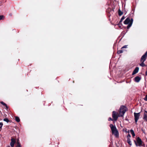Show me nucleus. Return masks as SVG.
Returning a JSON list of instances; mask_svg holds the SVG:
<instances>
[{"instance_id": "obj_1", "label": "nucleus", "mask_w": 147, "mask_h": 147, "mask_svg": "<svg viewBox=\"0 0 147 147\" xmlns=\"http://www.w3.org/2000/svg\"><path fill=\"white\" fill-rule=\"evenodd\" d=\"M112 131V134H114L116 138H118L119 136L118 131L115 126L113 125L112 124L110 125Z\"/></svg>"}, {"instance_id": "obj_2", "label": "nucleus", "mask_w": 147, "mask_h": 147, "mask_svg": "<svg viewBox=\"0 0 147 147\" xmlns=\"http://www.w3.org/2000/svg\"><path fill=\"white\" fill-rule=\"evenodd\" d=\"M134 142L136 146L141 147L145 145L142 140L139 137L137 138L136 140H134Z\"/></svg>"}, {"instance_id": "obj_3", "label": "nucleus", "mask_w": 147, "mask_h": 147, "mask_svg": "<svg viewBox=\"0 0 147 147\" xmlns=\"http://www.w3.org/2000/svg\"><path fill=\"white\" fill-rule=\"evenodd\" d=\"M133 21V19L131 18L130 19L128 18H127L125 20L124 22V24H128V26H127V29H129V28L131 26Z\"/></svg>"}, {"instance_id": "obj_4", "label": "nucleus", "mask_w": 147, "mask_h": 147, "mask_svg": "<svg viewBox=\"0 0 147 147\" xmlns=\"http://www.w3.org/2000/svg\"><path fill=\"white\" fill-rule=\"evenodd\" d=\"M126 107L124 106H121L120 108L119 113V117H121L124 115L126 111Z\"/></svg>"}, {"instance_id": "obj_5", "label": "nucleus", "mask_w": 147, "mask_h": 147, "mask_svg": "<svg viewBox=\"0 0 147 147\" xmlns=\"http://www.w3.org/2000/svg\"><path fill=\"white\" fill-rule=\"evenodd\" d=\"M140 112L138 113H134V116L135 118V121L136 123H137L140 116Z\"/></svg>"}, {"instance_id": "obj_6", "label": "nucleus", "mask_w": 147, "mask_h": 147, "mask_svg": "<svg viewBox=\"0 0 147 147\" xmlns=\"http://www.w3.org/2000/svg\"><path fill=\"white\" fill-rule=\"evenodd\" d=\"M118 113L115 111H113L112 113V117L115 121L117 120L119 116H117Z\"/></svg>"}, {"instance_id": "obj_7", "label": "nucleus", "mask_w": 147, "mask_h": 147, "mask_svg": "<svg viewBox=\"0 0 147 147\" xmlns=\"http://www.w3.org/2000/svg\"><path fill=\"white\" fill-rule=\"evenodd\" d=\"M147 56V51L141 57L140 59V61L144 62L146 60V58Z\"/></svg>"}, {"instance_id": "obj_8", "label": "nucleus", "mask_w": 147, "mask_h": 147, "mask_svg": "<svg viewBox=\"0 0 147 147\" xmlns=\"http://www.w3.org/2000/svg\"><path fill=\"white\" fill-rule=\"evenodd\" d=\"M143 119L145 121L147 122V111H144L143 115Z\"/></svg>"}, {"instance_id": "obj_9", "label": "nucleus", "mask_w": 147, "mask_h": 147, "mask_svg": "<svg viewBox=\"0 0 147 147\" xmlns=\"http://www.w3.org/2000/svg\"><path fill=\"white\" fill-rule=\"evenodd\" d=\"M11 142L10 144L11 147H13L14 146V144L15 143V141L14 139L12 138L11 139Z\"/></svg>"}, {"instance_id": "obj_10", "label": "nucleus", "mask_w": 147, "mask_h": 147, "mask_svg": "<svg viewBox=\"0 0 147 147\" xmlns=\"http://www.w3.org/2000/svg\"><path fill=\"white\" fill-rule=\"evenodd\" d=\"M141 79V78H140L139 76H137L134 78V81L136 82H138L140 81V80Z\"/></svg>"}, {"instance_id": "obj_11", "label": "nucleus", "mask_w": 147, "mask_h": 147, "mask_svg": "<svg viewBox=\"0 0 147 147\" xmlns=\"http://www.w3.org/2000/svg\"><path fill=\"white\" fill-rule=\"evenodd\" d=\"M139 67H136L135 68V69H134V70L132 72V74L133 75H134L136 73H138L139 71Z\"/></svg>"}, {"instance_id": "obj_12", "label": "nucleus", "mask_w": 147, "mask_h": 147, "mask_svg": "<svg viewBox=\"0 0 147 147\" xmlns=\"http://www.w3.org/2000/svg\"><path fill=\"white\" fill-rule=\"evenodd\" d=\"M0 103L2 104V105H4V106H5V107H6V109H8V106H7V105L4 102H3V101H1V102H0Z\"/></svg>"}, {"instance_id": "obj_13", "label": "nucleus", "mask_w": 147, "mask_h": 147, "mask_svg": "<svg viewBox=\"0 0 147 147\" xmlns=\"http://www.w3.org/2000/svg\"><path fill=\"white\" fill-rule=\"evenodd\" d=\"M130 132L131 134H132V135L133 137H134L135 136V135L133 129H131L130 130Z\"/></svg>"}, {"instance_id": "obj_14", "label": "nucleus", "mask_w": 147, "mask_h": 147, "mask_svg": "<svg viewBox=\"0 0 147 147\" xmlns=\"http://www.w3.org/2000/svg\"><path fill=\"white\" fill-rule=\"evenodd\" d=\"M127 141L128 143L129 144L130 146L132 145L130 139H127Z\"/></svg>"}, {"instance_id": "obj_15", "label": "nucleus", "mask_w": 147, "mask_h": 147, "mask_svg": "<svg viewBox=\"0 0 147 147\" xmlns=\"http://www.w3.org/2000/svg\"><path fill=\"white\" fill-rule=\"evenodd\" d=\"M123 12L121 11L120 9H119L118 10V14L119 16H121L123 14Z\"/></svg>"}, {"instance_id": "obj_16", "label": "nucleus", "mask_w": 147, "mask_h": 147, "mask_svg": "<svg viewBox=\"0 0 147 147\" xmlns=\"http://www.w3.org/2000/svg\"><path fill=\"white\" fill-rule=\"evenodd\" d=\"M15 120L18 122H20V121L19 118L17 116L15 117Z\"/></svg>"}, {"instance_id": "obj_17", "label": "nucleus", "mask_w": 147, "mask_h": 147, "mask_svg": "<svg viewBox=\"0 0 147 147\" xmlns=\"http://www.w3.org/2000/svg\"><path fill=\"white\" fill-rule=\"evenodd\" d=\"M141 63L140 64V65L142 67H144L145 66V64L144 63V62H141Z\"/></svg>"}, {"instance_id": "obj_18", "label": "nucleus", "mask_w": 147, "mask_h": 147, "mask_svg": "<svg viewBox=\"0 0 147 147\" xmlns=\"http://www.w3.org/2000/svg\"><path fill=\"white\" fill-rule=\"evenodd\" d=\"M123 50H119L117 52V53L118 54H120L121 53H122L123 52Z\"/></svg>"}, {"instance_id": "obj_19", "label": "nucleus", "mask_w": 147, "mask_h": 147, "mask_svg": "<svg viewBox=\"0 0 147 147\" xmlns=\"http://www.w3.org/2000/svg\"><path fill=\"white\" fill-rule=\"evenodd\" d=\"M3 125V123H2L0 122V131L2 129V127Z\"/></svg>"}, {"instance_id": "obj_20", "label": "nucleus", "mask_w": 147, "mask_h": 147, "mask_svg": "<svg viewBox=\"0 0 147 147\" xmlns=\"http://www.w3.org/2000/svg\"><path fill=\"white\" fill-rule=\"evenodd\" d=\"M3 121H6L7 123H8L9 122V120L7 118H6L3 119Z\"/></svg>"}, {"instance_id": "obj_21", "label": "nucleus", "mask_w": 147, "mask_h": 147, "mask_svg": "<svg viewBox=\"0 0 147 147\" xmlns=\"http://www.w3.org/2000/svg\"><path fill=\"white\" fill-rule=\"evenodd\" d=\"M131 136L129 134H128L127 137V139H130V138L131 137Z\"/></svg>"}, {"instance_id": "obj_22", "label": "nucleus", "mask_w": 147, "mask_h": 147, "mask_svg": "<svg viewBox=\"0 0 147 147\" xmlns=\"http://www.w3.org/2000/svg\"><path fill=\"white\" fill-rule=\"evenodd\" d=\"M125 18V17L124 16H123L121 18V20L120 22H121Z\"/></svg>"}, {"instance_id": "obj_23", "label": "nucleus", "mask_w": 147, "mask_h": 147, "mask_svg": "<svg viewBox=\"0 0 147 147\" xmlns=\"http://www.w3.org/2000/svg\"><path fill=\"white\" fill-rule=\"evenodd\" d=\"M16 147H21L20 144L18 142V145Z\"/></svg>"}, {"instance_id": "obj_24", "label": "nucleus", "mask_w": 147, "mask_h": 147, "mask_svg": "<svg viewBox=\"0 0 147 147\" xmlns=\"http://www.w3.org/2000/svg\"><path fill=\"white\" fill-rule=\"evenodd\" d=\"M127 45H125L124 46H123L122 48L121 49H124V48H126L127 47Z\"/></svg>"}, {"instance_id": "obj_25", "label": "nucleus", "mask_w": 147, "mask_h": 147, "mask_svg": "<svg viewBox=\"0 0 147 147\" xmlns=\"http://www.w3.org/2000/svg\"><path fill=\"white\" fill-rule=\"evenodd\" d=\"M144 100L145 101H147V94L146 95L145 97L144 98Z\"/></svg>"}, {"instance_id": "obj_26", "label": "nucleus", "mask_w": 147, "mask_h": 147, "mask_svg": "<svg viewBox=\"0 0 147 147\" xmlns=\"http://www.w3.org/2000/svg\"><path fill=\"white\" fill-rule=\"evenodd\" d=\"M4 17L3 16H0V20L3 19V18Z\"/></svg>"}, {"instance_id": "obj_27", "label": "nucleus", "mask_w": 147, "mask_h": 147, "mask_svg": "<svg viewBox=\"0 0 147 147\" xmlns=\"http://www.w3.org/2000/svg\"><path fill=\"white\" fill-rule=\"evenodd\" d=\"M108 120L109 121H110V120L112 121L113 120L111 117H109L108 119Z\"/></svg>"}, {"instance_id": "obj_28", "label": "nucleus", "mask_w": 147, "mask_h": 147, "mask_svg": "<svg viewBox=\"0 0 147 147\" xmlns=\"http://www.w3.org/2000/svg\"><path fill=\"white\" fill-rule=\"evenodd\" d=\"M145 74L146 76H147V70Z\"/></svg>"}, {"instance_id": "obj_29", "label": "nucleus", "mask_w": 147, "mask_h": 147, "mask_svg": "<svg viewBox=\"0 0 147 147\" xmlns=\"http://www.w3.org/2000/svg\"><path fill=\"white\" fill-rule=\"evenodd\" d=\"M7 147H10V146H7Z\"/></svg>"}, {"instance_id": "obj_30", "label": "nucleus", "mask_w": 147, "mask_h": 147, "mask_svg": "<svg viewBox=\"0 0 147 147\" xmlns=\"http://www.w3.org/2000/svg\"><path fill=\"white\" fill-rule=\"evenodd\" d=\"M126 132H128V133H129V131H128V132H127V131H126Z\"/></svg>"}]
</instances>
